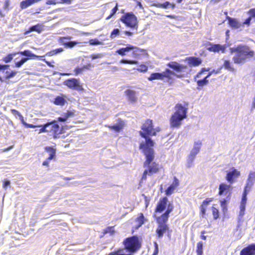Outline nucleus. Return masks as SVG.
Wrapping results in <instances>:
<instances>
[{"mask_svg":"<svg viewBox=\"0 0 255 255\" xmlns=\"http://www.w3.org/2000/svg\"><path fill=\"white\" fill-rule=\"evenodd\" d=\"M221 206L222 207L223 210H227L226 209V203L227 200L225 199H223L220 200Z\"/></svg>","mask_w":255,"mask_h":255,"instance_id":"nucleus-47","label":"nucleus"},{"mask_svg":"<svg viewBox=\"0 0 255 255\" xmlns=\"http://www.w3.org/2000/svg\"><path fill=\"white\" fill-rule=\"evenodd\" d=\"M64 84L70 89L77 91H83V88L80 82L79 79L75 78L69 79L64 82Z\"/></svg>","mask_w":255,"mask_h":255,"instance_id":"nucleus-9","label":"nucleus"},{"mask_svg":"<svg viewBox=\"0 0 255 255\" xmlns=\"http://www.w3.org/2000/svg\"><path fill=\"white\" fill-rule=\"evenodd\" d=\"M168 217L169 214L165 212L160 217L157 218V222L158 224H166Z\"/></svg>","mask_w":255,"mask_h":255,"instance_id":"nucleus-26","label":"nucleus"},{"mask_svg":"<svg viewBox=\"0 0 255 255\" xmlns=\"http://www.w3.org/2000/svg\"><path fill=\"white\" fill-rule=\"evenodd\" d=\"M142 131H140V135L144 138V141H142L139 147L141 148H147L152 147L153 146L154 142L153 140L149 137L150 135H155L156 132L160 130L159 128H153L152 121L150 120H147L142 127Z\"/></svg>","mask_w":255,"mask_h":255,"instance_id":"nucleus-2","label":"nucleus"},{"mask_svg":"<svg viewBox=\"0 0 255 255\" xmlns=\"http://www.w3.org/2000/svg\"><path fill=\"white\" fill-rule=\"evenodd\" d=\"M46 3L47 4H55L56 2L55 0H47Z\"/></svg>","mask_w":255,"mask_h":255,"instance_id":"nucleus-59","label":"nucleus"},{"mask_svg":"<svg viewBox=\"0 0 255 255\" xmlns=\"http://www.w3.org/2000/svg\"><path fill=\"white\" fill-rule=\"evenodd\" d=\"M232 187L230 185H227L225 183H222L219 186V195H221L224 194H227L228 193L230 194Z\"/></svg>","mask_w":255,"mask_h":255,"instance_id":"nucleus-18","label":"nucleus"},{"mask_svg":"<svg viewBox=\"0 0 255 255\" xmlns=\"http://www.w3.org/2000/svg\"><path fill=\"white\" fill-rule=\"evenodd\" d=\"M167 201L168 199L166 197H164L161 199L157 204L155 212L159 213L163 212L166 208Z\"/></svg>","mask_w":255,"mask_h":255,"instance_id":"nucleus-15","label":"nucleus"},{"mask_svg":"<svg viewBox=\"0 0 255 255\" xmlns=\"http://www.w3.org/2000/svg\"><path fill=\"white\" fill-rule=\"evenodd\" d=\"M40 126H41L40 127H41V128L39 129V133H42V132H47L45 124H44V125H40Z\"/></svg>","mask_w":255,"mask_h":255,"instance_id":"nucleus-52","label":"nucleus"},{"mask_svg":"<svg viewBox=\"0 0 255 255\" xmlns=\"http://www.w3.org/2000/svg\"><path fill=\"white\" fill-rule=\"evenodd\" d=\"M240 255H255V244H253L244 248L241 251Z\"/></svg>","mask_w":255,"mask_h":255,"instance_id":"nucleus-13","label":"nucleus"},{"mask_svg":"<svg viewBox=\"0 0 255 255\" xmlns=\"http://www.w3.org/2000/svg\"><path fill=\"white\" fill-rule=\"evenodd\" d=\"M149 173L148 170L147 169H145L143 173L142 176V180H145L146 179L147 174Z\"/></svg>","mask_w":255,"mask_h":255,"instance_id":"nucleus-57","label":"nucleus"},{"mask_svg":"<svg viewBox=\"0 0 255 255\" xmlns=\"http://www.w3.org/2000/svg\"><path fill=\"white\" fill-rule=\"evenodd\" d=\"M155 250L153 255H156L158 253V245L156 243H155Z\"/></svg>","mask_w":255,"mask_h":255,"instance_id":"nucleus-61","label":"nucleus"},{"mask_svg":"<svg viewBox=\"0 0 255 255\" xmlns=\"http://www.w3.org/2000/svg\"><path fill=\"white\" fill-rule=\"evenodd\" d=\"M252 18L250 16V17L248 18L244 22H242L243 26L244 24H246L249 26L250 24Z\"/></svg>","mask_w":255,"mask_h":255,"instance_id":"nucleus-51","label":"nucleus"},{"mask_svg":"<svg viewBox=\"0 0 255 255\" xmlns=\"http://www.w3.org/2000/svg\"><path fill=\"white\" fill-rule=\"evenodd\" d=\"M212 212L214 219H217L219 217V211L216 208L212 207Z\"/></svg>","mask_w":255,"mask_h":255,"instance_id":"nucleus-41","label":"nucleus"},{"mask_svg":"<svg viewBox=\"0 0 255 255\" xmlns=\"http://www.w3.org/2000/svg\"><path fill=\"white\" fill-rule=\"evenodd\" d=\"M16 73H17L16 71L10 72L8 71H6L5 72V78L6 79L11 78L14 77L15 76V75L16 74Z\"/></svg>","mask_w":255,"mask_h":255,"instance_id":"nucleus-35","label":"nucleus"},{"mask_svg":"<svg viewBox=\"0 0 255 255\" xmlns=\"http://www.w3.org/2000/svg\"><path fill=\"white\" fill-rule=\"evenodd\" d=\"M245 214V211L244 210H241L239 213V218L238 219L239 221H241L244 215Z\"/></svg>","mask_w":255,"mask_h":255,"instance_id":"nucleus-56","label":"nucleus"},{"mask_svg":"<svg viewBox=\"0 0 255 255\" xmlns=\"http://www.w3.org/2000/svg\"><path fill=\"white\" fill-rule=\"evenodd\" d=\"M120 20L131 28H134L137 25V18L132 12H128L122 15Z\"/></svg>","mask_w":255,"mask_h":255,"instance_id":"nucleus-8","label":"nucleus"},{"mask_svg":"<svg viewBox=\"0 0 255 255\" xmlns=\"http://www.w3.org/2000/svg\"><path fill=\"white\" fill-rule=\"evenodd\" d=\"M132 50H134L132 53L133 55H139L141 53H142L143 51L142 49H141L136 47H134V48Z\"/></svg>","mask_w":255,"mask_h":255,"instance_id":"nucleus-43","label":"nucleus"},{"mask_svg":"<svg viewBox=\"0 0 255 255\" xmlns=\"http://www.w3.org/2000/svg\"><path fill=\"white\" fill-rule=\"evenodd\" d=\"M118 10V4H116V5L112 9L111 14L107 17V19L111 18L117 12Z\"/></svg>","mask_w":255,"mask_h":255,"instance_id":"nucleus-40","label":"nucleus"},{"mask_svg":"<svg viewBox=\"0 0 255 255\" xmlns=\"http://www.w3.org/2000/svg\"><path fill=\"white\" fill-rule=\"evenodd\" d=\"M197 255H202L203 249V243L201 242H199L197 244Z\"/></svg>","mask_w":255,"mask_h":255,"instance_id":"nucleus-33","label":"nucleus"},{"mask_svg":"<svg viewBox=\"0 0 255 255\" xmlns=\"http://www.w3.org/2000/svg\"><path fill=\"white\" fill-rule=\"evenodd\" d=\"M179 181L178 179L176 177H174V181L171 185L168 187L165 191V194L167 196H170L171 195L175 190V189L179 186Z\"/></svg>","mask_w":255,"mask_h":255,"instance_id":"nucleus-14","label":"nucleus"},{"mask_svg":"<svg viewBox=\"0 0 255 255\" xmlns=\"http://www.w3.org/2000/svg\"><path fill=\"white\" fill-rule=\"evenodd\" d=\"M72 37L70 36L60 37L59 39V42L64 45L66 47L70 48H73L77 44L81 43L77 41H68Z\"/></svg>","mask_w":255,"mask_h":255,"instance_id":"nucleus-12","label":"nucleus"},{"mask_svg":"<svg viewBox=\"0 0 255 255\" xmlns=\"http://www.w3.org/2000/svg\"><path fill=\"white\" fill-rule=\"evenodd\" d=\"M120 30L118 28L114 29L111 34V38H115L117 35H120Z\"/></svg>","mask_w":255,"mask_h":255,"instance_id":"nucleus-38","label":"nucleus"},{"mask_svg":"<svg viewBox=\"0 0 255 255\" xmlns=\"http://www.w3.org/2000/svg\"><path fill=\"white\" fill-rule=\"evenodd\" d=\"M11 112L12 113V114L14 115H17L18 117H20L21 115V114L17 111H16V110H14V109H12L11 110Z\"/></svg>","mask_w":255,"mask_h":255,"instance_id":"nucleus-58","label":"nucleus"},{"mask_svg":"<svg viewBox=\"0 0 255 255\" xmlns=\"http://www.w3.org/2000/svg\"><path fill=\"white\" fill-rule=\"evenodd\" d=\"M213 72H209L207 75L205 76L203 79L199 80L197 81V84L199 86L202 87L204 85L207 84L208 83V80H207V78H208L212 74Z\"/></svg>","mask_w":255,"mask_h":255,"instance_id":"nucleus-30","label":"nucleus"},{"mask_svg":"<svg viewBox=\"0 0 255 255\" xmlns=\"http://www.w3.org/2000/svg\"><path fill=\"white\" fill-rule=\"evenodd\" d=\"M202 62L201 59L197 57H190L188 59V63L192 66H196L199 65Z\"/></svg>","mask_w":255,"mask_h":255,"instance_id":"nucleus-25","label":"nucleus"},{"mask_svg":"<svg viewBox=\"0 0 255 255\" xmlns=\"http://www.w3.org/2000/svg\"><path fill=\"white\" fill-rule=\"evenodd\" d=\"M25 127L26 128H36V127H41V126H36V125H32V124H25Z\"/></svg>","mask_w":255,"mask_h":255,"instance_id":"nucleus-54","label":"nucleus"},{"mask_svg":"<svg viewBox=\"0 0 255 255\" xmlns=\"http://www.w3.org/2000/svg\"><path fill=\"white\" fill-rule=\"evenodd\" d=\"M145 218L142 213H140L135 220V229H137L144 223Z\"/></svg>","mask_w":255,"mask_h":255,"instance_id":"nucleus-23","label":"nucleus"},{"mask_svg":"<svg viewBox=\"0 0 255 255\" xmlns=\"http://www.w3.org/2000/svg\"><path fill=\"white\" fill-rule=\"evenodd\" d=\"M74 113L71 111H68L62 115V117L58 118V121L61 122H66L68 119L74 117Z\"/></svg>","mask_w":255,"mask_h":255,"instance_id":"nucleus-22","label":"nucleus"},{"mask_svg":"<svg viewBox=\"0 0 255 255\" xmlns=\"http://www.w3.org/2000/svg\"><path fill=\"white\" fill-rule=\"evenodd\" d=\"M42 26L40 24L33 25L29 27V30L25 32V34L32 31H36L40 33L42 30Z\"/></svg>","mask_w":255,"mask_h":255,"instance_id":"nucleus-28","label":"nucleus"},{"mask_svg":"<svg viewBox=\"0 0 255 255\" xmlns=\"http://www.w3.org/2000/svg\"><path fill=\"white\" fill-rule=\"evenodd\" d=\"M89 43L92 45H103V43L97 39H92L90 40Z\"/></svg>","mask_w":255,"mask_h":255,"instance_id":"nucleus-36","label":"nucleus"},{"mask_svg":"<svg viewBox=\"0 0 255 255\" xmlns=\"http://www.w3.org/2000/svg\"><path fill=\"white\" fill-rule=\"evenodd\" d=\"M211 201V200H210L209 199H206L205 200H204L203 201V202L200 207L201 211L203 214H205L206 207L207 206V205L209 204V203Z\"/></svg>","mask_w":255,"mask_h":255,"instance_id":"nucleus-32","label":"nucleus"},{"mask_svg":"<svg viewBox=\"0 0 255 255\" xmlns=\"http://www.w3.org/2000/svg\"><path fill=\"white\" fill-rule=\"evenodd\" d=\"M147 69L148 67L145 65H140L137 69V70L140 72H146L147 71Z\"/></svg>","mask_w":255,"mask_h":255,"instance_id":"nucleus-44","label":"nucleus"},{"mask_svg":"<svg viewBox=\"0 0 255 255\" xmlns=\"http://www.w3.org/2000/svg\"><path fill=\"white\" fill-rule=\"evenodd\" d=\"M124 125V122L119 119L117 123L113 126H108V127L112 130H114L116 132H119L123 129Z\"/></svg>","mask_w":255,"mask_h":255,"instance_id":"nucleus-20","label":"nucleus"},{"mask_svg":"<svg viewBox=\"0 0 255 255\" xmlns=\"http://www.w3.org/2000/svg\"><path fill=\"white\" fill-rule=\"evenodd\" d=\"M187 107L181 104H177L174 107V112L170 119L172 128H178L182 124V121L187 117Z\"/></svg>","mask_w":255,"mask_h":255,"instance_id":"nucleus-4","label":"nucleus"},{"mask_svg":"<svg viewBox=\"0 0 255 255\" xmlns=\"http://www.w3.org/2000/svg\"><path fill=\"white\" fill-rule=\"evenodd\" d=\"M168 230V227L167 224H158V227L156 232L158 238L162 237L163 234Z\"/></svg>","mask_w":255,"mask_h":255,"instance_id":"nucleus-16","label":"nucleus"},{"mask_svg":"<svg viewBox=\"0 0 255 255\" xmlns=\"http://www.w3.org/2000/svg\"><path fill=\"white\" fill-rule=\"evenodd\" d=\"M89 66H90V65H89L88 66H84L83 67H82V68H79V67L76 68L75 70L76 74H78L81 73L83 71L84 69L88 68Z\"/></svg>","mask_w":255,"mask_h":255,"instance_id":"nucleus-45","label":"nucleus"},{"mask_svg":"<svg viewBox=\"0 0 255 255\" xmlns=\"http://www.w3.org/2000/svg\"><path fill=\"white\" fill-rule=\"evenodd\" d=\"M146 157V161L144 162V167H147L149 173L151 174L157 172L158 166L155 162L151 163L154 158V151L151 147L141 148Z\"/></svg>","mask_w":255,"mask_h":255,"instance_id":"nucleus-5","label":"nucleus"},{"mask_svg":"<svg viewBox=\"0 0 255 255\" xmlns=\"http://www.w3.org/2000/svg\"><path fill=\"white\" fill-rule=\"evenodd\" d=\"M120 62L121 63H123V64H136L138 63L137 61L127 60V59H122L121 60Z\"/></svg>","mask_w":255,"mask_h":255,"instance_id":"nucleus-37","label":"nucleus"},{"mask_svg":"<svg viewBox=\"0 0 255 255\" xmlns=\"http://www.w3.org/2000/svg\"><path fill=\"white\" fill-rule=\"evenodd\" d=\"M209 46L207 47V49L211 52H219L221 51L222 53H224L226 51V49L229 46L228 44H225L221 45L219 44H212L209 43Z\"/></svg>","mask_w":255,"mask_h":255,"instance_id":"nucleus-11","label":"nucleus"},{"mask_svg":"<svg viewBox=\"0 0 255 255\" xmlns=\"http://www.w3.org/2000/svg\"><path fill=\"white\" fill-rule=\"evenodd\" d=\"M239 172L235 169H233L231 171L227 173L226 176V180L230 183H232L234 181V178L239 175Z\"/></svg>","mask_w":255,"mask_h":255,"instance_id":"nucleus-17","label":"nucleus"},{"mask_svg":"<svg viewBox=\"0 0 255 255\" xmlns=\"http://www.w3.org/2000/svg\"><path fill=\"white\" fill-rule=\"evenodd\" d=\"M134 48V46L129 45L128 46H127L126 47L122 48L119 49H118L116 52L118 53L119 54L124 56L126 55V53L127 52H128L131 50H132Z\"/></svg>","mask_w":255,"mask_h":255,"instance_id":"nucleus-24","label":"nucleus"},{"mask_svg":"<svg viewBox=\"0 0 255 255\" xmlns=\"http://www.w3.org/2000/svg\"><path fill=\"white\" fill-rule=\"evenodd\" d=\"M45 149L49 153V157L47 158V159L51 160L54 158L56 154V149L49 146L45 147Z\"/></svg>","mask_w":255,"mask_h":255,"instance_id":"nucleus-27","label":"nucleus"},{"mask_svg":"<svg viewBox=\"0 0 255 255\" xmlns=\"http://www.w3.org/2000/svg\"><path fill=\"white\" fill-rule=\"evenodd\" d=\"M104 233H111V234L114 233V230L113 227H108L107 229L105 230Z\"/></svg>","mask_w":255,"mask_h":255,"instance_id":"nucleus-48","label":"nucleus"},{"mask_svg":"<svg viewBox=\"0 0 255 255\" xmlns=\"http://www.w3.org/2000/svg\"><path fill=\"white\" fill-rule=\"evenodd\" d=\"M167 66L174 70L176 73L167 69L162 73H152L148 78V80L149 81L162 80L164 77L170 78V76L172 75L178 78H181L184 75L181 73L185 72V69L187 68L186 66L180 64L176 62H170L167 64Z\"/></svg>","mask_w":255,"mask_h":255,"instance_id":"nucleus-1","label":"nucleus"},{"mask_svg":"<svg viewBox=\"0 0 255 255\" xmlns=\"http://www.w3.org/2000/svg\"><path fill=\"white\" fill-rule=\"evenodd\" d=\"M125 94L128 100L130 101L131 102L134 103L136 102L137 98L136 96V93L135 91L130 89H128L125 91Z\"/></svg>","mask_w":255,"mask_h":255,"instance_id":"nucleus-21","label":"nucleus"},{"mask_svg":"<svg viewBox=\"0 0 255 255\" xmlns=\"http://www.w3.org/2000/svg\"><path fill=\"white\" fill-rule=\"evenodd\" d=\"M231 53H235L233 60L235 64H244L247 59L254 56V52L246 45H239L230 48Z\"/></svg>","mask_w":255,"mask_h":255,"instance_id":"nucleus-3","label":"nucleus"},{"mask_svg":"<svg viewBox=\"0 0 255 255\" xmlns=\"http://www.w3.org/2000/svg\"><path fill=\"white\" fill-rule=\"evenodd\" d=\"M252 108L253 109H255V97H254V98L253 99Z\"/></svg>","mask_w":255,"mask_h":255,"instance_id":"nucleus-64","label":"nucleus"},{"mask_svg":"<svg viewBox=\"0 0 255 255\" xmlns=\"http://www.w3.org/2000/svg\"><path fill=\"white\" fill-rule=\"evenodd\" d=\"M169 5V3L168 2H166L163 4H161L160 7L167 8Z\"/></svg>","mask_w":255,"mask_h":255,"instance_id":"nucleus-60","label":"nucleus"},{"mask_svg":"<svg viewBox=\"0 0 255 255\" xmlns=\"http://www.w3.org/2000/svg\"><path fill=\"white\" fill-rule=\"evenodd\" d=\"M201 145L202 141L201 140H197L194 141L193 147L188 157L187 164L188 167L192 166V162L195 158L196 155L199 152Z\"/></svg>","mask_w":255,"mask_h":255,"instance_id":"nucleus-7","label":"nucleus"},{"mask_svg":"<svg viewBox=\"0 0 255 255\" xmlns=\"http://www.w3.org/2000/svg\"><path fill=\"white\" fill-rule=\"evenodd\" d=\"M225 68L230 71H234V68L231 66V63L229 60H225L224 63Z\"/></svg>","mask_w":255,"mask_h":255,"instance_id":"nucleus-34","label":"nucleus"},{"mask_svg":"<svg viewBox=\"0 0 255 255\" xmlns=\"http://www.w3.org/2000/svg\"><path fill=\"white\" fill-rule=\"evenodd\" d=\"M250 186H249V183H247L246 186H245V190L244 193L243 194L242 199L241 201V203H244L246 204L247 202V191H248L250 190Z\"/></svg>","mask_w":255,"mask_h":255,"instance_id":"nucleus-29","label":"nucleus"},{"mask_svg":"<svg viewBox=\"0 0 255 255\" xmlns=\"http://www.w3.org/2000/svg\"><path fill=\"white\" fill-rule=\"evenodd\" d=\"M66 102V100L65 99L61 96H57L55 98V100L54 101V103L55 105H59V106H63L64 105Z\"/></svg>","mask_w":255,"mask_h":255,"instance_id":"nucleus-31","label":"nucleus"},{"mask_svg":"<svg viewBox=\"0 0 255 255\" xmlns=\"http://www.w3.org/2000/svg\"><path fill=\"white\" fill-rule=\"evenodd\" d=\"M173 209V205L171 203H169L167 206V209L165 211V213H166L168 214H169L172 211Z\"/></svg>","mask_w":255,"mask_h":255,"instance_id":"nucleus-46","label":"nucleus"},{"mask_svg":"<svg viewBox=\"0 0 255 255\" xmlns=\"http://www.w3.org/2000/svg\"><path fill=\"white\" fill-rule=\"evenodd\" d=\"M10 182L9 180H5L4 181V182H3V187L4 188V189H6V188L9 186L10 185Z\"/></svg>","mask_w":255,"mask_h":255,"instance_id":"nucleus-53","label":"nucleus"},{"mask_svg":"<svg viewBox=\"0 0 255 255\" xmlns=\"http://www.w3.org/2000/svg\"><path fill=\"white\" fill-rule=\"evenodd\" d=\"M47 132L52 135L54 138L59 137V135L62 132V128L57 124V121H53L45 124Z\"/></svg>","mask_w":255,"mask_h":255,"instance_id":"nucleus-6","label":"nucleus"},{"mask_svg":"<svg viewBox=\"0 0 255 255\" xmlns=\"http://www.w3.org/2000/svg\"><path fill=\"white\" fill-rule=\"evenodd\" d=\"M15 54H9L7 56L4 57L2 60L5 63H8L10 62L13 59V56L15 55Z\"/></svg>","mask_w":255,"mask_h":255,"instance_id":"nucleus-39","label":"nucleus"},{"mask_svg":"<svg viewBox=\"0 0 255 255\" xmlns=\"http://www.w3.org/2000/svg\"><path fill=\"white\" fill-rule=\"evenodd\" d=\"M124 34L127 36H131L132 34V32L128 31H124Z\"/></svg>","mask_w":255,"mask_h":255,"instance_id":"nucleus-63","label":"nucleus"},{"mask_svg":"<svg viewBox=\"0 0 255 255\" xmlns=\"http://www.w3.org/2000/svg\"><path fill=\"white\" fill-rule=\"evenodd\" d=\"M104 56V54H103V53L93 54L90 56V57L92 58V59L101 58L103 57Z\"/></svg>","mask_w":255,"mask_h":255,"instance_id":"nucleus-42","label":"nucleus"},{"mask_svg":"<svg viewBox=\"0 0 255 255\" xmlns=\"http://www.w3.org/2000/svg\"><path fill=\"white\" fill-rule=\"evenodd\" d=\"M228 20L229 24L233 28L238 29L243 26L242 22L237 19L229 17Z\"/></svg>","mask_w":255,"mask_h":255,"instance_id":"nucleus-19","label":"nucleus"},{"mask_svg":"<svg viewBox=\"0 0 255 255\" xmlns=\"http://www.w3.org/2000/svg\"><path fill=\"white\" fill-rule=\"evenodd\" d=\"M63 51V49L62 48H59L56 49L55 50L50 52V54H51L52 53V54H57V53L61 52Z\"/></svg>","mask_w":255,"mask_h":255,"instance_id":"nucleus-50","label":"nucleus"},{"mask_svg":"<svg viewBox=\"0 0 255 255\" xmlns=\"http://www.w3.org/2000/svg\"><path fill=\"white\" fill-rule=\"evenodd\" d=\"M249 13L250 16L254 18L255 21V8L251 9L249 11Z\"/></svg>","mask_w":255,"mask_h":255,"instance_id":"nucleus-49","label":"nucleus"},{"mask_svg":"<svg viewBox=\"0 0 255 255\" xmlns=\"http://www.w3.org/2000/svg\"><path fill=\"white\" fill-rule=\"evenodd\" d=\"M246 205V204L241 203V205H240V210H244V211H245Z\"/></svg>","mask_w":255,"mask_h":255,"instance_id":"nucleus-62","label":"nucleus"},{"mask_svg":"<svg viewBox=\"0 0 255 255\" xmlns=\"http://www.w3.org/2000/svg\"><path fill=\"white\" fill-rule=\"evenodd\" d=\"M18 53L23 56L28 57V58H22L19 61L17 62L15 61V67L17 68L20 67L29 58H35L38 57L37 56L35 55L28 50L20 51Z\"/></svg>","mask_w":255,"mask_h":255,"instance_id":"nucleus-10","label":"nucleus"},{"mask_svg":"<svg viewBox=\"0 0 255 255\" xmlns=\"http://www.w3.org/2000/svg\"><path fill=\"white\" fill-rule=\"evenodd\" d=\"M207 71H208V70H206L205 68H203L202 71L198 73V74L197 75V77L198 78L201 77L202 75L204 74V72Z\"/></svg>","mask_w":255,"mask_h":255,"instance_id":"nucleus-55","label":"nucleus"}]
</instances>
